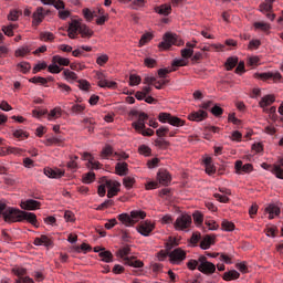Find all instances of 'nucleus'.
I'll return each instance as SVG.
<instances>
[{"mask_svg": "<svg viewBox=\"0 0 283 283\" xmlns=\"http://www.w3.org/2000/svg\"><path fill=\"white\" fill-rule=\"evenodd\" d=\"M0 218L8 224H12V222H29L33 227H39V221L34 213H0Z\"/></svg>", "mask_w": 283, "mask_h": 283, "instance_id": "f257e3e1", "label": "nucleus"}, {"mask_svg": "<svg viewBox=\"0 0 283 283\" xmlns=\"http://www.w3.org/2000/svg\"><path fill=\"white\" fill-rule=\"evenodd\" d=\"M129 253H132V248H129V245H126L118 250L117 255L118 258H122L124 264H126L127 266H134V269H143V261L136 260L134 256L129 258Z\"/></svg>", "mask_w": 283, "mask_h": 283, "instance_id": "f03ea898", "label": "nucleus"}, {"mask_svg": "<svg viewBox=\"0 0 283 283\" xmlns=\"http://www.w3.org/2000/svg\"><path fill=\"white\" fill-rule=\"evenodd\" d=\"M145 218H147L146 213H120L118 216V220L125 227H134V224L140 222V220H145Z\"/></svg>", "mask_w": 283, "mask_h": 283, "instance_id": "7ed1b4c3", "label": "nucleus"}, {"mask_svg": "<svg viewBox=\"0 0 283 283\" xmlns=\"http://www.w3.org/2000/svg\"><path fill=\"white\" fill-rule=\"evenodd\" d=\"M185 42L182 40H180V38H178L177 34L174 33H166L164 35V41L161 43H159V48H161V50H169V48H171V45H184Z\"/></svg>", "mask_w": 283, "mask_h": 283, "instance_id": "20e7f679", "label": "nucleus"}, {"mask_svg": "<svg viewBox=\"0 0 283 283\" xmlns=\"http://www.w3.org/2000/svg\"><path fill=\"white\" fill-rule=\"evenodd\" d=\"M158 118L160 123H169V125H172V127H184L185 125L184 119L172 116L169 113H160Z\"/></svg>", "mask_w": 283, "mask_h": 283, "instance_id": "39448f33", "label": "nucleus"}, {"mask_svg": "<svg viewBox=\"0 0 283 283\" xmlns=\"http://www.w3.org/2000/svg\"><path fill=\"white\" fill-rule=\"evenodd\" d=\"M191 214H180L175 223L174 227L176 229V231H187V229H189V227H191Z\"/></svg>", "mask_w": 283, "mask_h": 283, "instance_id": "423d86ee", "label": "nucleus"}, {"mask_svg": "<svg viewBox=\"0 0 283 283\" xmlns=\"http://www.w3.org/2000/svg\"><path fill=\"white\" fill-rule=\"evenodd\" d=\"M198 271H200V273H205L206 275H211L212 273H216V264L207 261V256L201 255L199 256Z\"/></svg>", "mask_w": 283, "mask_h": 283, "instance_id": "0eeeda50", "label": "nucleus"}, {"mask_svg": "<svg viewBox=\"0 0 283 283\" xmlns=\"http://www.w3.org/2000/svg\"><path fill=\"white\" fill-rule=\"evenodd\" d=\"M171 264H180L187 258V252L185 250L177 248L168 253Z\"/></svg>", "mask_w": 283, "mask_h": 283, "instance_id": "6e6552de", "label": "nucleus"}, {"mask_svg": "<svg viewBox=\"0 0 283 283\" xmlns=\"http://www.w3.org/2000/svg\"><path fill=\"white\" fill-rule=\"evenodd\" d=\"M49 13L50 11H45L43 7H38L32 14L33 25L35 27L41 25V23H43V19H45V17H48Z\"/></svg>", "mask_w": 283, "mask_h": 283, "instance_id": "1a4fd4ad", "label": "nucleus"}, {"mask_svg": "<svg viewBox=\"0 0 283 283\" xmlns=\"http://www.w3.org/2000/svg\"><path fill=\"white\" fill-rule=\"evenodd\" d=\"M255 77L260 78L261 81H274V83H277V81L282 78V74H280V72L256 73Z\"/></svg>", "mask_w": 283, "mask_h": 283, "instance_id": "9d476101", "label": "nucleus"}, {"mask_svg": "<svg viewBox=\"0 0 283 283\" xmlns=\"http://www.w3.org/2000/svg\"><path fill=\"white\" fill-rule=\"evenodd\" d=\"M0 213H28L23 210H19L18 208L8 206V201L4 199L0 200Z\"/></svg>", "mask_w": 283, "mask_h": 283, "instance_id": "9b49d317", "label": "nucleus"}, {"mask_svg": "<svg viewBox=\"0 0 283 283\" xmlns=\"http://www.w3.org/2000/svg\"><path fill=\"white\" fill-rule=\"evenodd\" d=\"M209 114L206 111L199 109L197 112H192L188 115V120H193L195 123H202Z\"/></svg>", "mask_w": 283, "mask_h": 283, "instance_id": "f8f14e48", "label": "nucleus"}, {"mask_svg": "<svg viewBox=\"0 0 283 283\" xmlns=\"http://www.w3.org/2000/svg\"><path fill=\"white\" fill-rule=\"evenodd\" d=\"M137 231L140 233V235L147 238L151 234V231H154V226L151 222L145 221L139 224Z\"/></svg>", "mask_w": 283, "mask_h": 283, "instance_id": "ddd939ff", "label": "nucleus"}, {"mask_svg": "<svg viewBox=\"0 0 283 283\" xmlns=\"http://www.w3.org/2000/svg\"><path fill=\"white\" fill-rule=\"evenodd\" d=\"M41 208V202L29 199L27 201L21 202V209H24V211H36V209Z\"/></svg>", "mask_w": 283, "mask_h": 283, "instance_id": "4468645a", "label": "nucleus"}, {"mask_svg": "<svg viewBox=\"0 0 283 283\" xmlns=\"http://www.w3.org/2000/svg\"><path fill=\"white\" fill-rule=\"evenodd\" d=\"M147 118H149V116L147 115V113H139L138 115V119L137 122L133 123V127L134 129H136L138 132V134L145 129V122L147 120Z\"/></svg>", "mask_w": 283, "mask_h": 283, "instance_id": "2eb2a0df", "label": "nucleus"}, {"mask_svg": "<svg viewBox=\"0 0 283 283\" xmlns=\"http://www.w3.org/2000/svg\"><path fill=\"white\" fill-rule=\"evenodd\" d=\"M107 191V198H114L116 193H118V188L120 187V184L114 180H107L105 184Z\"/></svg>", "mask_w": 283, "mask_h": 283, "instance_id": "dca6fc26", "label": "nucleus"}, {"mask_svg": "<svg viewBox=\"0 0 283 283\" xmlns=\"http://www.w3.org/2000/svg\"><path fill=\"white\" fill-rule=\"evenodd\" d=\"M157 180H159V185L167 186L171 182V175H169V171L160 169L157 174Z\"/></svg>", "mask_w": 283, "mask_h": 283, "instance_id": "f3484780", "label": "nucleus"}, {"mask_svg": "<svg viewBox=\"0 0 283 283\" xmlns=\"http://www.w3.org/2000/svg\"><path fill=\"white\" fill-rule=\"evenodd\" d=\"M33 244L35 247H52L53 242L50 237L42 234L41 237L34 239Z\"/></svg>", "mask_w": 283, "mask_h": 283, "instance_id": "a211bd4d", "label": "nucleus"}, {"mask_svg": "<svg viewBox=\"0 0 283 283\" xmlns=\"http://www.w3.org/2000/svg\"><path fill=\"white\" fill-rule=\"evenodd\" d=\"M44 176H46L48 178H63V176H65V171L59 168H44Z\"/></svg>", "mask_w": 283, "mask_h": 283, "instance_id": "6ab92c4d", "label": "nucleus"}, {"mask_svg": "<svg viewBox=\"0 0 283 283\" xmlns=\"http://www.w3.org/2000/svg\"><path fill=\"white\" fill-rule=\"evenodd\" d=\"M273 103H275V96L265 95L261 98V101L259 102V105L263 109V112H269L266 107H269V105H273Z\"/></svg>", "mask_w": 283, "mask_h": 283, "instance_id": "aec40b11", "label": "nucleus"}, {"mask_svg": "<svg viewBox=\"0 0 283 283\" xmlns=\"http://www.w3.org/2000/svg\"><path fill=\"white\" fill-rule=\"evenodd\" d=\"M219 191L220 193L213 195L216 200H218V202H227L229 200L228 196H231V190L228 188H219Z\"/></svg>", "mask_w": 283, "mask_h": 283, "instance_id": "412c9836", "label": "nucleus"}, {"mask_svg": "<svg viewBox=\"0 0 283 283\" xmlns=\"http://www.w3.org/2000/svg\"><path fill=\"white\" fill-rule=\"evenodd\" d=\"M234 167L238 172L243 171V174H249L253 171V165L251 164L243 165L242 160H237Z\"/></svg>", "mask_w": 283, "mask_h": 283, "instance_id": "4be33fe9", "label": "nucleus"}, {"mask_svg": "<svg viewBox=\"0 0 283 283\" xmlns=\"http://www.w3.org/2000/svg\"><path fill=\"white\" fill-rule=\"evenodd\" d=\"M81 28V23H78V21H73L67 29L69 32V36L71 39H76V35L78 34Z\"/></svg>", "mask_w": 283, "mask_h": 283, "instance_id": "5701e85b", "label": "nucleus"}, {"mask_svg": "<svg viewBox=\"0 0 283 283\" xmlns=\"http://www.w3.org/2000/svg\"><path fill=\"white\" fill-rule=\"evenodd\" d=\"M186 46V49L181 50V56L182 59H191L193 56V48H196V44L187 42Z\"/></svg>", "mask_w": 283, "mask_h": 283, "instance_id": "b1692460", "label": "nucleus"}, {"mask_svg": "<svg viewBox=\"0 0 283 283\" xmlns=\"http://www.w3.org/2000/svg\"><path fill=\"white\" fill-rule=\"evenodd\" d=\"M115 171L117 176H127V171H129L127 163H117L115 166Z\"/></svg>", "mask_w": 283, "mask_h": 283, "instance_id": "393cba45", "label": "nucleus"}, {"mask_svg": "<svg viewBox=\"0 0 283 283\" xmlns=\"http://www.w3.org/2000/svg\"><path fill=\"white\" fill-rule=\"evenodd\" d=\"M155 12H157V14H161L163 17H169V14H171V7L169 4H161L155 8Z\"/></svg>", "mask_w": 283, "mask_h": 283, "instance_id": "a878e982", "label": "nucleus"}, {"mask_svg": "<svg viewBox=\"0 0 283 283\" xmlns=\"http://www.w3.org/2000/svg\"><path fill=\"white\" fill-rule=\"evenodd\" d=\"M222 277L226 282H231V280L240 279V272L235 270H231V271L224 272Z\"/></svg>", "mask_w": 283, "mask_h": 283, "instance_id": "bb28decb", "label": "nucleus"}, {"mask_svg": "<svg viewBox=\"0 0 283 283\" xmlns=\"http://www.w3.org/2000/svg\"><path fill=\"white\" fill-rule=\"evenodd\" d=\"M83 158H84V160H88V163H90L92 169H98V168L101 167V163L95 161V160H94V156H92V154H90V153H84V154H83Z\"/></svg>", "mask_w": 283, "mask_h": 283, "instance_id": "cd10ccee", "label": "nucleus"}, {"mask_svg": "<svg viewBox=\"0 0 283 283\" xmlns=\"http://www.w3.org/2000/svg\"><path fill=\"white\" fill-rule=\"evenodd\" d=\"M52 63L67 67V65H70V59L62 57L61 55H54Z\"/></svg>", "mask_w": 283, "mask_h": 283, "instance_id": "c85d7f7f", "label": "nucleus"}, {"mask_svg": "<svg viewBox=\"0 0 283 283\" xmlns=\"http://www.w3.org/2000/svg\"><path fill=\"white\" fill-rule=\"evenodd\" d=\"M213 240H214L213 237L207 234V235L202 239V241H201V243H200L201 249H203V251H207V249H210V248H211V244H213Z\"/></svg>", "mask_w": 283, "mask_h": 283, "instance_id": "c756f323", "label": "nucleus"}, {"mask_svg": "<svg viewBox=\"0 0 283 283\" xmlns=\"http://www.w3.org/2000/svg\"><path fill=\"white\" fill-rule=\"evenodd\" d=\"M118 84L116 82L107 81V80H101L98 81L99 87H108V90H116Z\"/></svg>", "mask_w": 283, "mask_h": 283, "instance_id": "7c9ffc66", "label": "nucleus"}, {"mask_svg": "<svg viewBox=\"0 0 283 283\" xmlns=\"http://www.w3.org/2000/svg\"><path fill=\"white\" fill-rule=\"evenodd\" d=\"M78 33L82 34L83 39H90L93 34L92 30H90L85 24H80Z\"/></svg>", "mask_w": 283, "mask_h": 283, "instance_id": "2f4dec72", "label": "nucleus"}, {"mask_svg": "<svg viewBox=\"0 0 283 283\" xmlns=\"http://www.w3.org/2000/svg\"><path fill=\"white\" fill-rule=\"evenodd\" d=\"M17 24H9L7 27H2V32L6 36H14V30H17Z\"/></svg>", "mask_w": 283, "mask_h": 283, "instance_id": "473e14b6", "label": "nucleus"}, {"mask_svg": "<svg viewBox=\"0 0 283 283\" xmlns=\"http://www.w3.org/2000/svg\"><path fill=\"white\" fill-rule=\"evenodd\" d=\"M99 258H102L103 262L109 263L114 259V255L112 254V252L104 249L102 252H99Z\"/></svg>", "mask_w": 283, "mask_h": 283, "instance_id": "72a5a7b5", "label": "nucleus"}, {"mask_svg": "<svg viewBox=\"0 0 283 283\" xmlns=\"http://www.w3.org/2000/svg\"><path fill=\"white\" fill-rule=\"evenodd\" d=\"M235 65H238V57H235V56L229 57L226 62V70H228V72H230V70H233V67H235Z\"/></svg>", "mask_w": 283, "mask_h": 283, "instance_id": "f704fd0d", "label": "nucleus"}, {"mask_svg": "<svg viewBox=\"0 0 283 283\" xmlns=\"http://www.w3.org/2000/svg\"><path fill=\"white\" fill-rule=\"evenodd\" d=\"M102 158H109V156H114V148L112 146L106 145L101 153Z\"/></svg>", "mask_w": 283, "mask_h": 283, "instance_id": "c9c22d12", "label": "nucleus"}, {"mask_svg": "<svg viewBox=\"0 0 283 283\" xmlns=\"http://www.w3.org/2000/svg\"><path fill=\"white\" fill-rule=\"evenodd\" d=\"M71 112H72V114H75V116H78V114H83V112H85V105H83V104H74L71 107Z\"/></svg>", "mask_w": 283, "mask_h": 283, "instance_id": "e433bc0d", "label": "nucleus"}, {"mask_svg": "<svg viewBox=\"0 0 283 283\" xmlns=\"http://www.w3.org/2000/svg\"><path fill=\"white\" fill-rule=\"evenodd\" d=\"M17 67L20 72H22V74H28V72H30V70L32 69V66L28 62H21L17 65Z\"/></svg>", "mask_w": 283, "mask_h": 283, "instance_id": "4c0bfd02", "label": "nucleus"}, {"mask_svg": "<svg viewBox=\"0 0 283 283\" xmlns=\"http://www.w3.org/2000/svg\"><path fill=\"white\" fill-rule=\"evenodd\" d=\"M272 174L276 176L280 180H283V169L280 165H274L271 169Z\"/></svg>", "mask_w": 283, "mask_h": 283, "instance_id": "58836bf2", "label": "nucleus"}, {"mask_svg": "<svg viewBox=\"0 0 283 283\" xmlns=\"http://www.w3.org/2000/svg\"><path fill=\"white\" fill-rule=\"evenodd\" d=\"M222 230L223 231H234L235 230V224L229 220H223L221 223Z\"/></svg>", "mask_w": 283, "mask_h": 283, "instance_id": "ea45409f", "label": "nucleus"}, {"mask_svg": "<svg viewBox=\"0 0 283 283\" xmlns=\"http://www.w3.org/2000/svg\"><path fill=\"white\" fill-rule=\"evenodd\" d=\"M254 28L256 30H262L263 32H269V30H271V24L266 22H255Z\"/></svg>", "mask_w": 283, "mask_h": 283, "instance_id": "a19ab883", "label": "nucleus"}, {"mask_svg": "<svg viewBox=\"0 0 283 283\" xmlns=\"http://www.w3.org/2000/svg\"><path fill=\"white\" fill-rule=\"evenodd\" d=\"M151 39H154V35H151V33L143 34L139 40L140 48H143V45H146L147 43H149V41H151Z\"/></svg>", "mask_w": 283, "mask_h": 283, "instance_id": "79ce46f5", "label": "nucleus"}, {"mask_svg": "<svg viewBox=\"0 0 283 283\" xmlns=\"http://www.w3.org/2000/svg\"><path fill=\"white\" fill-rule=\"evenodd\" d=\"M30 52H31V50H30V48H28V46H22V48H20V49H18V50H15V56H21V57H23V56H27V54H30Z\"/></svg>", "mask_w": 283, "mask_h": 283, "instance_id": "37998d69", "label": "nucleus"}, {"mask_svg": "<svg viewBox=\"0 0 283 283\" xmlns=\"http://www.w3.org/2000/svg\"><path fill=\"white\" fill-rule=\"evenodd\" d=\"M147 0H133L130 7L133 10H139V8H145Z\"/></svg>", "mask_w": 283, "mask_h": 283, "instance_id": "c03bdc74", "label": "nucleus"}, {"mask_svg": "<svg viewBox=\"0 0 283 283\" xmlns=\"http://www.w3.org/2000/svg\"><path fill=\"white\" fill-rule=\"evenodd\" d=\"M13 136L15 138H19V140H25V138H28V133L23 129H18L15 132H13Z\"/></svg>", "mask_w": 283, "mask_h": 283, "instance_id": "a18cd8bd", "label": "nucleus"}, {"mask_svg": "<svg viewBox=\"0 0 283 283\" xmlns=\"http://www.w3.org/2000/svg\"><path fill=\"white\" fill-rule=\"evenodd\" d=\"M95 178L96 175L93 171H90L86 175H84L83 182H85V185H90L91 182H94Z\"/></svg>", "mask_w": 283, "mask_h": 283, "instance_id": "49530a36", "label": "nucleus"}, {"mask_svg": "<svg viewBox=\"0 0 283 283\" xmlns=\"http://www.w3.org/2000/svg\"><path fill=\"white\" fill-rule=\"evenodd\" d=\"M211 114L213 116H216L217 118H220V116H222V114H224V109H222V107L218 106V105H214L212 108H211Z\"/></svg>", "mask_w": 283, "mask_h": 283, "instance_id": "de8ad7c7", "label": "nucleus"}, {"mask_svg": "<svg viewBox=\"0 0 283 283\" xmlns=\"http://www.w3.org/2000/svg\"><path fill=\"white\" fill-rule=\"evenodd\" d=\"M140 81H142L140 76H138L136 74H132L129 76V85L132 87H134L135 85H140Z\"/></svg>", "mask_w": 283, "mask_h": 283, "instance_id": "09e8293b", "label": "nucleus"}, {"mask_svg": "<svg viewBox=\"0 0 283 283\" xmlns=\"http://www.w3.org/2000/svg\"><path fill=\"white\" fill-rule=\"evenodd\" d=\"M138 151L142 156H151V148L147 145L139 146Z\"/></svg>", "mask_w": 283, "mask_h": 283, "instance_id": "8fccbe9b", "label": "nucleus"}, {"mask_svg": "<svg viewBox=\"0 0 283 283\" xmlns=\"http://www.w3.org/2000/svg\"><path fill=\"white\" fill-rule=\"evenodd\" d=\"M19 17H21V12L19 10H12L8 14V21H19Z\"/></svg>", "mask_w": 283, "mask_h": 283, "instance_id": "3c124183", "label": "nucleus"}, {"mask_svg": "<svg viewBox=\"0 0 283 283\" xmlns=\"http://www.w3.org/2000/svg\"><path fill=\"white\" fill-rule=\"evenodd\" d=\"M134 182H136V179L133 177H125L123 180V185L126 189H132V187H134Z\"/></svg>", "mask_w": 283, "mask_h": 283, "instance_id": "603ef678", "label": "nucleus"}, {"mask_svg": "<svg viewBox=\"0 0 283 283\" xmlns=\"http://www.w3.org/2000/svg\"><path fill=\"white\" fill-rule=\"evenodd\" d=\"M155 147H158L159 149H167V147H169V142L165 139H156Z\"/></svg>", "mask_w": 283, "mask_h": 283, "instance_id": "864d4df0", "label": "nucleus"}, {"mask_svg": "<svg viewBox=\"0 0 283 283\" xmlns=\"http://www.w3.org/2000/svg\"><path fill=\"white\" fill-rule=\"evenodd\" d=\"M265 213H280V207H277L275 203H271L265 207Z\"/></svg>", "mask_w": 283, "mask_h": 283, "instance_id": "5fc2aeb1", "label": "nucleus"}, {"mask_svg": "<svg viewBox=\"0 0 283 283\" xmlns=\"http://www.w3.org/2000/svg\"><path fill=\"white\" fill-rule=\"evenodd\" d=\"M52 118H61V108L55 107L49 113V120H52Z\"/></svg>", "mask_w": 283, "mask_h": 283, "instance_id": "6e6d98bb", "label": "nucleus"}, {"mask_svg": "<svg viewBox=\"0 0 283 283\" xmlns=\"http://www.w3.org/2000/svg\"><path fill=\"white\" fill-rule=\"evenodd\" d=\"M63 75L65 76V78H70L71 81H76L78 78L76 73H74L67 69H64Z\"/></svg>", "mask_w": 283, "mask_h": 283, "instance_id": "4d7b16f0", "label": "nucleus"}, {"mask_svg": "<svg viewBox=\"0 0 283 283\" xmlns=\"http://www.w3.org/2000/svg\"><path fill=\"white\" fill-rule=\"evenodd\" d=\"M107 61H109V56L107 54H102L96 59V63L97 65H99L101 67H103V65H105V63H107Z\"/></svg>", "mask_w": 283, "mask_h": 283, "instance_id": "13d9d810", "label": "nucleus"}, {"mask_svg": "<svg viewBox=\"0 0 283 283\" xmlns=\"http://www.w3.org/2000/svg\"><path fill=\"white\" fill-rule=\"evenodd\" d=\"M40 39L42 41H54V33H52V32H42L40 34Z\"/></svg>", "mask_w": 283, "mask_h": 283, "instance_id": "bf43d9fd", "label": "nucleus"}, {"mask_svg": "<svg viewBox=\"0 0 283 283\" xmlns=\"http://www.w3.org/2000/svg\"><path fill=\"white\" fill-rule=\"evenodd\" d=\"M261 12H271L273 10V4L269 2H263L259 6Z\"/></svg>", "mask_w": 283, "mask_h": 283, "instance_id": "052dcab7", "label": "nucleus"}, {"mask_svg": "<svg viewBox=\"0 0 283 283\" xmlns=\"http://www.w3.org/2000/svg\"><path fill=\"white\" fill-rule=\"evenodd\" d=\"M192 218H193L195 224H197V227H200V224H202V222H205V217L202 216V213H193Z\"/></svg>", "mask_w": 283, "mask_h": 283, "instance_id": "680f3d73", "label": "nucleus"}, {"mask_svg": "<svg viewBox=\"0 0 283 283\" xmlns=\"http://www.w3.org/2000/svg\"><path fill=\"white\" fill-rule=\"evenodd\" d=\"M30 83H35V84H40V85H45L48 83V80L45 77H41V76H34L30 80Z\"/></svg>", "mask_w": 283, "mask_h": 283, "instance_id": "e2e57ef3", "label": "nucleus"}, {"mask_svg": "<svg viewBox=\"0 0 283 283\" xmlns=\"http://www.w3.org/2000/svg\"><path fill=\"white\" fill-rule=\"evenodd\" d=\"M62 70L64 69H60L56 64H51L48 66V71L51 73V74H61Z\"/></svg>", "mask_w": 283, "mask_h": 283, "instance_id": "0e129e2a", "label": "nucleus"}, {"mask_svg": "<svg viewBox=\"0 0 283 283\" xmlns=\"http://www.w3.org/2000/svg\"><path fill=\"white\" fill-rule=\"evenodd\" d=\"M262 45V42L260 40H251L248 50H258Z\"/></svg>", "mask_w": 283, "mask_h": 283, "instance_id": "69168bd1", "label": "nucleus"}, {"mask_svg": "<svg viewBox=\"0 0 283 283\" xmlns=\"http://www.w3.org/2000/svg\"><path fill=\"white\" fill-rule=\"evenodd\" d=\"M235 269L241 273H249V266H247V262H241L235 264Z\"/></svg>", "mask_w": 283, "mask_h": 283, "instance_id": "338daca9", "label": "nucleus"}, {"mask_svg": "<svg viewBox=\"0 0 283 283\" xmlns=\"http://www.w3.org/2000/svg\"><path fill=\"white\" fill-rule=\"evenodd\" d=\"M15 283H34V280L30 276H22L15 280Z\"/></svg>", "mask_w": 283, "mask_h": 283, "instance_id": "774afa93", "label": "nucleus"}]
</instances>
